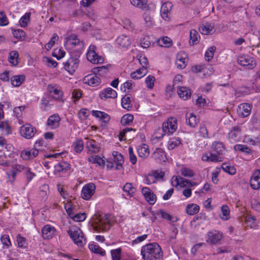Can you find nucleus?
<instances>
[{
  "label": "nucleus",
  "instance_id": "nucleus-1",
  "mask_svg": "<svg viewBox=\"0 0 260 260\" xmlns=\"http://www.w3.org/2000/svg\"><path fill=\"white\" fill-rule=\"evenodd\" d=\"M90 222L93 230L97 232L107 231L112 225L109 215L103 213H95L92 216Z\"/></svg>",
  "mask_w": 260,
  "mask_h": 260
},
{
  "label": "nucleus",
  "instance_id": "nucleus-2",
  "mask_svg": "<svg viewBox=\"0 0 260 260\" xmlns=\"http://www.w3.org/2000/svg\"><path fill=\"white\" fill-rule=\"evenodd\" d=\"M141 254L144 260H161L162 257L161 248L156 243L143 246L141 249Z\"/></svg>",
  "mask_w": 260,
  "mask_h": 260
},
{
  "label": "nucleus",
  "instance_id": "nucleus-3",
  "mask_svg": "<svg viewBox=\"0 0 260 260\" xmlns=\"http://www.w3.org/2000/svg\"><path fill=\"white\" fill-rule=\"evenodd\" d=\"M177 119L174 117H170L168 119L167 121L164 122L162 125V128H158V131H162L164 133L160 136H156L157 138L162 137L165 134L171 135L174 133L177 129Z\"/></svg>",
  "mask_w": 260,
  "mask_h": 260
},
{
  "label": "nucleus",
  "instance_id": "nucleus-4",
  "mask_svg": "<svg viewBox=\"0 0 260 260\" xmlns=\"http://www.w3.org/2000/svg\"><path fill=\"white\" fill-rule=\"evenodd\" d=\"M213 150L214 153H212V162L222 161L223 160V155L225 150L224 144L220 142H214Z\"/></svg>",
  "mask_w": 260,
  "mask_h": 260
},
{
  "label": "nucleus",
  "instance_id": "nucleus-5",
  "mask_svg": "<svg viewBox=\"0 0 260 260\" xmlns=\"http://www.w3.org/2000/svg\"><path fill=\"white\" fill-rule=\"evenodd\" d=\"M68 234L70 237L74 241L75 244L78 246H82L83 245L85 239L84 238L83 233L79 228L70 229L68 231Z\"/></svg>",
  "mask_w": 260,
  "mask_h": 260
},
{
  "label": "nucleus",
  "instance_id": "nucleus-6",
  "mask_svg": "<svg viewBox=\"0 0 260 260\" xmlns=\"http://www.w3.org/2000/svg\"><path fill=\"white\" fill-rule=\"evenodd\" d=\"M238 64L241 66L245 67L247 69H253L256 66V61L253 57L247 55H241L237 58Z\"/></svg>",
  "mask_w": 260,
  "mask_h": 260
},
{
  "label": "nucleus",
  "instance_id": "nucleus-7",
  "mask_svg": "<svg viewBox=\"0 0 260 260\" xmlns=\"http://www.w3.org/2000/svg\"><path fill=\"white\" fill-rule=\"evenodd\" d=\"M95 46H90L87 53V59L93 63H102L104 62V58L98 55L95 52Z\"/></svg>",
  "mask_w": 260,
  "mask_h": 260
},
{
  "label": "nucleus",
  "instance_id": "nucleus-8",
  "mask_svg": "<svg viewBox=\"0 0 260 260\" xmlns=\"http://www.w3.org/2000/svg\"><path fill=\"white\" fill-rule=\"evenodd\" d=\"M172 184L173 185L177 186L180 185L181 187H186L187 186H193L196 185L195 182H190L189 180L184 179L180 176H173L172 178Z\"/></svg>",
  "mask_w": 260,
  "mask_h": 260
},
{
  "label": "nucleus",
  "instance_id": "nucleus-9",
  "mask_svg": "<svg viewBox=\"0 0 260 260\" xmlns=\"http://www.w3.org/2000/svg\"><path fill=\"white\" fill-rule=\"evenodd\" d=\"M36 129L30 124H25L21 127L20 133L22 137L26 139H31L36 133Z\"/></svg>",
  "mask_w": 260,
  "mask_h": 260
},
{
  "label": "nucleus",
  "instance_id": "nucleus-10",
  "mask_svg": "<svg viewBox=\"0 0 260 260\" xmlns=\"http://www.w3.org/2000/svg\"><path fill=\"white\" fill-rule=\"evenodd\" d=\"M79 60L77 57H70L64 64V69L70 74H72L77 68Z\"/></svg>",
  "mask_w": 260,
  "mask_h": 260
},
{
  "label": "nucleus",
  "instance_id": "nucleus-11",
  "mask_svg": "<svg viewBox=\"0 0 260 260\" xmlns=\"http://www.w3.org/2000/svg\"><path fill=\"white\" fill-rule=\"evenodd\" d=\"M95 186L93 183L85 185L82 188L81 196L85 200H89L94 194Z\"/></svg>",
  "mask_w": 260,
  "mask_h": 260
},
{
  "label": "nucleus",
  "instance_id": "nucleus-12",
  "mask_svg": "<svg viewBox=\"0 0 260 260\" xmlns=\"http://www.w3.org/2000/svg\"><path fill=\"white\" fill-rule=\"evenodd\" d=\"M187 60V54L184 52L181 51L176 56L175 64L177 68L183 69L186 66Z\"/></svg>",
  "mask_w": 260,
  "mask_h": 260
},
{
  "label": "nucleus",
  "instance_id": "nucleus-13",
  "mask_svg": "<svg viewBox=\"0 0 260 260\" xmlns=\"http://www.w3.org/2000/svg\"><path fill=\"white\" fill-rule=\"evenodd\" d=\"M142 193L146 201L151 205H153L156 201L155 194L151 191L150 188L144 187L142 188Z\"/></svg>",
  "mask_w": 260,
  "mask_h": 260
},
{
  "label": "nucleus",
  "instance_id": "nucleus-14",
  "mask_svg": "<svg viewBox=\"0 0 260 260\" xmlns=\"http://www.w3.org/2000/svg\"><path fill=\"white\" fill-rule=\"evenodd\" d=\"M241 138V129L239 126L233 127L228 133V139L231 143L238 142Z\"/></svg>",
  "mask_w": 260,
  "mask_h": 260
},
{
  "label": "nucleus",
  "instance_id": "nucleus-15",
  "mask_svg": "<svg viewBox=\"0 0 260 260\" xmlns=\"http://www.w3.org/2000/svg\"><path fill=\"white\" fill-rule=\"evenodd\" d=\"M251 110V107L250 104L243 103L238 106L237 112L240 116L245 117L250 114Z\"/></svg>",
  "mask_w": 260,
  "mask_h": 260
},
{
  "label": "nucleus",
  "instance_id": "nucleus-16",
  "mask_svg": "<svg viewBox=\"0 0 260 260\" xmlns=\"http://www.w3.org/2000/svg\"><path fill=\"white\" fill-rule=\"evenodd\" d=\"M250 183L251 187L253 189L260 188V170L254 172L250 179Z\"/></svg>",
  "mask_w": 260,
  "mask_h": 260
},
{
  "label": "nucleus",
  "instance_id": "nucleus-17",
  "mask_svg": "<svg viewBox=\"0 0 260 260\" xmlns=\"http://www.w3.org/2000/svg\"><path fill=\"white\" fill-rule=\"evenodd\" d=\"M67 44L73 45L74 47L77 46L79 49H82L84 46V42L81 41L75 34L70 36L67 41Z\"/></svg>",
  "mask_w": 260,
  "mask_h": 260
},
{
  "label": "nucleus",
  "instance_id": "nucleus-18",
  "mask_svg": "<svg viewBox=\"0 0 260 260\" xmlns=\"http://www.w3.org/2000/svg\"><path fill=\"white\" fill-rule=\"evenodd\" d=\"M83 82L85 84H87L88 85L96 86L101 83V80L96 75H88L84 78Z\"/></svg>",
  "mask_w": 260,
  "mask_h": 260
},
{
  "label": "nucleus",
  "instance_id": "nucleus-19",
  "mask_svg": "<svg viewBox=\"0 0 260 260\" xmlns=\"http://www.w3.org/2000/svg\"><path fill=\"white\" fill-rule=\"evenodd\" d=\"M38 153L39 150L36 148L30 150H24L21 153V156L24 160H28L36 157Z\"/></svg>",
  "mask_w": 260,
  "mask_h": 260
},
{
  "label": "nucleus",
  "instance_id": "nucleus-20",
  "mask_svg": "<svg viewBox=\"0 0 260 260\" xmlns=\"http://www.w3.org/2000/svg\"><path fill=\"white\" fill-rule=\"evenodd\" d=\"M99 96L101 99H114L117 97V93L115 90L110 87H108L101 92Z\"/></svg>",
  "mask_w": 260,
  "mask_h": 260
},
{
  "label": "nucleus",
  "instance_id": "nucleus-21",
  "mask_svg": "<svg viewBox=\"0 0 260 260\" xmlns=\"http://www.w3.org/2000/svg\"><path fill=\"white\" fill-rule=\"evenodd\" d=\"M55 229L50 225H45L42 229V236L45 239H50L52 238Z\"/></svg>",
  "mask_w": 260,
  "mask_h": 260
},
{
  "label": "nucleus",
  "instance_id": "nucleus-22",
  "mask_svg": "<svg viewBox=\"0 0 260 260\" xmlns=\"http://www.w3.org/2000/svg\"><path fill=\"white\" fill-rule=\"evenodd\" d=\"M172 7V4L170 2H166L162 5L160 9V13L164 19L167 20L169 19V16L170 14Z\"/></svg>",
  "mask_w": 260,
  "mask_h": 260
},
{
  "label": "nucleus",
  "instance_id": "nucleus-23",
  "mask_svg": "<svg viewBox=\"0 0 260 260\" xmlns=\"http://www.w3.org/2000/svg\"><path fill=\"white\" fill-rule=\"evenodd\" d=\"M60 119L57 114L50 116L47 120V125L51 129L57 128L59 125Z\"/></svg>",
  "mask_w": 260,
  "mask_h": 260
},
{
  "label": "nucleus",
  "instance_id": "nucleus-24",
  "mask_svg": "<svg viewBox=\"0 0 260 260\" xmlns=\"http://www.w3.org/2000/svg\"><path fill=\"white\" fill-rule=\"evenodd\" d=\"M191 71L194 73L198 72L203 73V76H210L211 71L209 70V68H207L206 64H202L200 66H194L191 68Z\"/></svg>",
  "mask_w": 260,
  "mask_h": 260
},
{
  "label": "nucleus",
  "instance_id": "nucleus-25",
  "mask_svg": "<svg viewBox=\"0 0 260 260\" xmlns=\"http://www.w3.org/2000/svg\"><path fill=\"white\" fill-rule=\"evenodd\" d=\"M113 161L115 163V169L121 170L122 168V164L124 162L123 156L117 151L113 152Z\"/></svg>",
  "mask_w": 260,
  "mask_h": 260
},
{
  "label": "nucleus",
  "instance_id": "nucleus-26",
  "mask_svg": "<svg viewBox=\"0 0 260 260\" xmlns=\"http://www.w3.org/2000/svg\"><path fill=\"white\" fill-rule=\"evenodd\" d=\"M130 2L134 6L142 10H150V6L147 4V0H130Z\"/></svg>",
  "mask_w": 260,
  "mask_h": 260
},
{
  "label": "nucleus",
  "instance_id": "nucleus-27",
  "mask_svg": "<svg viewBox=\"0 0 260 260\" xmlns=\"http://www.w3.org/2000/svg\"><path fill=\"white\" fill-rule=\"evenodd\" d=\"M86 147L91 153H98L100 151V146L99 143L93 140H88L86 142Z\"/></svg>",
  "mask_w": 260,
  "mask_h": 260
},
{
  "label": "nucleus",
  "instance_id": "nucleus-28",
  "mask_svg": "<svg viewBox=\"0 0 260 260\" xmlns=\"http://www.w3.org/2000/svg\"><path fill=\"white\" fill-rule=\"evenodd\" d=\"M92 116L99 118L104 122H107L110 120V116L105 112L100 111L92 110L91 111Z\"/></svg>",
  "mask_w": 260,
  "mask_h": 260
},
{
  "label": "nucleus",
  "instance_id": "nucleus-29",
  "mask_svg": "<svg viewBox=\"0 0 260 260\" xmlns=\"http://www.w3.org/2000/svg\"><path fill=\"white\" fill-rule=\"evenodd\" d=\"M178 94L184 100H186L190 97V90L188 88L184 86L180 87L177 91Z\"/></svg>",
  "mask_w": 260,
  "mask_h": 260
},
{
  "label": "nucleus",
  "instance_id": "nucleus-30",
  "mask_svg": "<svg viewBox=\"0 0 260 260\" xmlns=\"http://www.w3.org/2000/svg\"><path fill=\"white\" fill-rule=\"evenodd\" d=\"M48 90L49 92L52 94L53 98L56 100L60 99L63 95L61 90L55 88L52 85L50 84L48 85Z\"/></svg>",
  "mask_w": 260,
  "mask_h": 260
},
{
  "label": "nucleus",
  "instance_id": "nucleus-31",
  "mask_svg": "<svg viewBox=\"0 0 260 260\" xmlns=\"http://www.w3.org/2000/svg\"><path fill=\"white\" fill-rule=\"evenodd\" d=\"M117 43L122 47L127 48L131 45L129 38L125 35H121L117 39Z\"/></svg>",
  "mask_w": 260,
  "mask_h": 260
},
{
  "label": "nucleus",
  "instance_id": "nucleus-32",
  "mask_svg": "<svg viewBox=\"0 0 260 260\" xmlns=\"http://www.w3.org/2000/svg\"><path fill=\"white\" fill-rule=\"evenodd\" d=\"M186 124L191 127H194L199 121V120L197 118L196 115L191 113H189L188 115H186Z\"/></svg>",
  "mask_w": 260,
  "mask_h": 260
},
{
  "label": "nucleus",
  "instance_id": "nucleus-33",
  "mask_svg": "<svg viewBox=\"0 0 260 260\" xmlns=\"http://www.w3.org/2000/svg\"><path fill=\"white\" fill-rule=\"evenodd\" d=\"M25 76L23 75H15L11 78V83L14 86H19L24 82Z\"/></svg>",
  "mask_w": 260,
  "mask_h": 260
},
{
  "label": "nucleus",
  "instance_id": "nucleus-34",
  "mask_svg": "<svg viewBox=\"0 0 260 260\" xmlns=\"http://www.w3.org/2000/svg\"><path fill=\"white\" fill-rule=\"evenodd\" d=\"M22 167L20 165H18L16 168H12L9 172H7V175L9 181L11 182H13L15 179V178L18 171H20L22 169Z\"/></svg>",
  "mask_w": 260,
  "mask_h": 260
},
{
  "label": "nucleus",
  "instance_id": "nucleus-35",
  "mask_svg": "<svg viewBox=\"0 0 260 260\" xmlns=\"http://www.w3.org/2000/svg\"><path fill=\"white\" fill-rule=\"evenodd\" d=\"M156 43L158 46L164 47H169L172 45V40L168 37H163L158 39Z\"/></svg>",
  "mask_w": 260,
  "mask_h": 260
},
{
  "label": "nucleus",
  "instance_id": "nucleus-36",
  "mask_svg": "<svg viewBox=\"0 0 260 260\" xmlns=\"http://www.w3.org/2000/svg\"><path fill=\"white\" fill-rule=\"evenodd\" d=\"M70 168V165L64 161H62L55 165V171L57 172H66Z\"/></svg>",
  "mask_w": 260,
  "mask_h": 260
},
{
  "label": "nucleus",
  "instance_id": "nucleus-37",
  "mask_svg": "<svg viewBox=\"0 0 260 260\" xmlns=\"http://www.w3.org/2000/svg\"><path fill=\"white\" fill-rule=\"evenodd\" d=\"M223 237L222 232L214 230L212 231V244L220 243V241Z\"/></svg>",
  "mask_w": 260,
  "mask_h": 260
},
{
  "label": "nucleus",
  "instance_id": "nucleus-38",
  "mask_svg": "<svg viewBox=\"0 0 260 260\" xmlns=\"http://www.w3.org/2000/svg\"><path fill=\"white\" fill-rule=\"evenodd\" d=\"M200 210V207L195 204H191L187 205L186 207V213L190 215L197 213Z\"/></svg>",
  "mask_w": 260,
  "mask_h": 260
},
{
  "label": "nucleus",
  "instance_id": "nucleus-39",
  "mask_svg": "<svg viewBox=\"0 0 260 260\" xmlns=\"http://www.w3.org/2000/svg\"><path fill=\"white\" fill-rule=\"evenodd\" d=\"M19 53L18 51L14 50L10 52L9 56V61L13 66H17L18 64V58Z\"/></svg>",
  "mask_w": 260,
  "mask_h": 260
},
{
  "label": "nucleus",
  "instance_id": "nucleus-40",
  "mask_svg": "<svg viewBox=\"0 0 260 260\" xmlns=\"http://www.w3.org/2000/svg\"><path fill=\"white\" fill-rule=\"evenodd\" d=\"M146 73V70H144V68H140L136 72L132 73L131 77L134 79H138L144 76Z\"/></svg>",
  "mask_w": 260,
  "mask_h": 260
},
{
  "label": "nucleus",
  "instance_id": "nucleus-41",
  "mask_svg": "<svg viewBox=\"0 0 260 260\" xmlns=\"http://www.w3.org/2000/svg\"><path fill=\"white\" fill-rule=\"evenodd\" d=\"M131 97L130 94H126L122 98L121 104L123 108L128 110L132 107Z\"/></svg>",
  "mask_w": 260,
  "mask_h": 260
},
{
  "label": "nucleus",
  "instance_id": "nucleus-42",
  "mask_svg": "<svg viewBox=\"0 0 260 260\" xmlns=\"http://www.w3.org/2000/svg\"><path fill=\"white\" fill-rule=\"evenodd\" d=\"M89 248L92 252L96 254H99L101 256H105L106 255L105 251L99 245L91 244L89 245Z\"/></svg>",
  "mask_w": 260,
  "mask_h": 260
},
{
  "label": "nucleus",
  "instance_id": "nucleus-43",
  "mask_svg": "<svg viewBox=\"0 0 260 260\" xmlns=\"http://www.w3.org/2000/svg\"><path fill=\"white\" fill-rule=\"evenodd\" d=\"M181 145V140L179 138H171L169 142L168 147L169 149L172 150L174 149L176 147H178Z\"/></svg>",
  "mask_w": 260,
  "mask_h": 260
},
{
  "label": "nucleus",
  "instance_id": "nucleus-44",
  "mask_svg": "<svg viewBox=\"0 0 260 260\" xmlns=\"http://www.w3.org/2000/svg\"><path fill=\"white\" fill-rule=\"evenodd\" d=\"M155 159L163 160L165 157V152L161 148H156L152 154Z\"/></svg>",
  "mask_w": 260,
  "mask_h": 260
},
{
  "label": "nucleus",
  "instance_id": "nucleus-45",
  "mask_svg": "<svg viewBox=\"0 0 260 260\" xmlns=\"http://www.w3.org/2000/svg\"><path fill=\"white\" fill-rule=\"evenodd\" d=\"M222 215L220 216L221 219L228 220L230 218V210L226 205H223L221 208Z\"/></svg>",
  "mask_w": 260,
  "mask_h": 260
},
{
  "label": "nucleus",
  "instance_id": "nucleus-46",
  "mask_svg": "<svg viewBox=\"0 0 260 260\" xmlns=\"http://www.w3.org/2000/svg\"><path fill=\"white\" fill-rule=\"evenodd\" d=\"M145 12L143 14V18L147 26L150 27L152 24V18L151 17V10H144Z\"/></svg>",
  "mask_w": 260,
  "mask_h": 260
},
{
  "label": "nucleus",
  "instance_id": "nucleus-47",
  "mask_svg": "<svg viewBox=\"0 0 260 260\" xmlns=\"http://www.w3.org/2000/svg\"><path fill=\"white\" fill-rule=\"evenodd\" d=\"M73 147L77 153H80L83 149V142L81 139H78L73 143Z\"/></svg>",
  "mask_w": 260,
  "mask_h": 260
},
{
  "label": "nucleus",
  "instance_id": "nucleus-48",
  "mask_svg": "<svg viewBox=\"0 0 260 260\" xmlns=\"http://www.w3.org/2000/svg\"><path fill=\"white\" fill-rule=\"evenodd\" d=\"M138 153L139 156L141 157H146L149 154L148 147L147 145L144 144L138 149Z\"/></svg>",
  "mask_w": 260,
  "mask_h": 260
},
{
  "label": "nucleus",
  "instance_id": "nucleus-49",
  "mask_svg": "<svg viewBox=\"0 0 260 260\" xmlns=\"http://www.w3.org/2000/svg\"><path fill=\"white\" fill-rule=\"evenodd\" d=\"M199 34L197 31L195 29H191L190 31V40L189 44L191 45H193L198 43V37Z\"/></svg>",
  "mask_w": 260,
  "mask_h": 260
},
{
  "label": "nucleus",
  "instance_id": "nucleus-50",
  "mask_svg": "<svg viewBox=\"0 0 260 260\" xmlns=\"http://www.w3.org/2000/svg\"><path fill=\"white\" fill-rule=\"evenodd\" d=\"M134 120V116L130 114L124 115L121 119V123L123 125H129Z\"/></svg>",
  "mask_w": 260,
  "mask_h": 260
},
{
  "label": "nucleus",
  "instance_id": "nucleus-51",
  "mask_svg": "<svg viewBox=\"0 0 260 260\" xmlns=\"http://www.w3.org/2000/svg\"><path fill=\"white\" fill-rule=\"evenodd\" d=\"M211 30L210 24L208 22H204L199 27L200 32L203 35H208Z\"/></svg>",
  "mask_w": 260,
  "mask_h": 260
},
{
  "label": "nucleus",
  "instance_id": "nucleus-52",
  "mask_svg": "<svg viewBox=\"0 0 260 260\" xmlns=\"http://www.w3.org/2000/svg\"><path fill=\"white\" fill-rule=\"evenodd\" d=\"M89 162L92 164H97L100 166H104L105 164L104 160L98 155L91 156L88 158Z\"/></svg>",
  "mask_w": 260,
  "mask_h": 260
},
{
  "label": "nucleus",
  "instance_id": "nucleus-53",
  "mask_svg": "<svg viewBox=\"0 0 260 260\" xmlns=\"http://www.w3.org/2000/svg\"><path fill=\"white\" fill-rule=\"evenodd\" d=\"M234 148L236 150H238L246 154H251L252 151L247 146L243 144H237L235 146Z\"/></svg>",
  "mask_w": 260,
  "mask_h": 260
},
{
  "label": "nucleus",
  "instance_id": "nucleus-54",
  "mask_svg": "<svg viewBox=\"0 0 260 260\" xmlns=\"http://www.w3.org/2000/svg\"><path fill=\"white\" fill-rule=\"evenodd\" d=\"M30 13H26L23 15L19 20V23L21 27H25L27 24L30 20Z\"/></svg>",
  "mask_w": 260,
  "mask_h": 260
},
{
  "label": "nucleus",
  "instance_id": "nucleus-55",
  "mask_svg": "<svg viewBox=\"0 0 260 260\" xmlns=\"http://www.w3.org/2000/svg\"><path fill=\"white\" fill-rule=\"evenodd\" d=\"M17 242L19 247L23 248L27 247L28 243L26 238L21 237L20 235L17 236Z\"/></svg>",
  "mask_w": 260,
  "mask_h": 260
},
{
  "label": "nucleus",
  "instance_id": "nucleus-56",
  "mask_svg": "<svg viewBox=\"0 0 260 260\" xmlns=\"http://www.w3.org/2000/svg\"><path fill=\"white\" fill-rule=\"evenodd\" d=\"M112 260H121V249L120 248L111 250Z\"/></svg>",
  "mask_w": 260,
  "mask_h": 260
},
{
  "label": "nucleus",
  "instance_id": "nucleus-57",
  "mask_svg": "<svg viewBox=\"0 0 260 260\" xmlns=\"http://www.w3.org/2000/svg\"><path fill=\"white\" fill-rule=\"evenodd\" d=\"M221 168L225 172L230 175H234L236 173V170L234 167L228 165L226 164H222Z\"/></svg>",
  "mask_w": 260,
  "mask_h": 260
},
{
  "label": "nucleus",
  "instance_id": "nucleus-58",
  "mask_svg": "<svg viewBox=\"0 0 260 260\" xmlns=\"http://www.w3.org/2000/svg\"><path fill=\"white\" fill-rule=\"evenodd\" d=\"M124 191L127 193L128 195H131L135 191V188L133 186L132 183H126L123 187Z\"/></svg>",
  "mask_w": 260,
  "mask_h": 260
},
{
  "label": "nucleus",
  "instance_id": "nucleus-59",
  "mask_svg": "<svg viewBox=\"0 0 260 260\" xmlns=\"http://www.w3.org/2000/svg\"><path fill=\"white\" fill-rule=\"evenodd\" d=\"M155 79L154 76L152 75L148 76L145 79V83L147 87L149 89H152L154 87V83Z\"/></svg>",
  "mask_w": 260,
  "mask_h": 260
},
{
  "label": "nucleus",
  "instance_id": "nucleus-60",
  "mask_svg": "<svg viewBox=\"0 0 260 260\" xmlns=\"http://www.w3.org/2000/svg\"><path fill=\"white\" fill-rule=\"evenodd\" d=\"M58 36L56 34H54L50 41L45 45V48L47 50L50 49L54 45L55 42L58 40Z\"/></svg>",
  "mask_w": 260,
  "mask_h": 260
},
{
  "label": "nucleus",
  "instance_id": "nucleus-61",
  "mask_svg": "<svg viewBox=\"0 0 260 260\" xmlns=\"http://www.w3.org/2000/svg\"><path fill=\"white\" fill-rule=\"evenodd\" d=\"M243 141L245 143H249L252 145H259L260 144V142L258 139L255 138V139H253L249 136H245Z\"/></svg>",
  "mask_w": 260,
  "mask_h": 260
},
{
  "label": "nucleus",
  "instance_id": "nucleus-62",
  "mask_svg": "<svg viewBox=\"0 0 260 260\" xmlns=\"http://www.w3.org/2000/svg\"><path fill=\"white\" fill-rule=\"evenodd\" d=\"M12 33L15 38L19 39H23L25 36V32L19 29L13 30Z\"/></svg>",
  "mask_w": 260,
  "mask_h": 260
},
{
  "label": "nucleus",
  "instance_id": "nucleus-63",
  "mask_svg": "<svg viewBox=\"0 0 260 260\" xmlns=\"http://www.w3.org/2000/svg\"><path fill=\"white\" fill-rule=\"evenodd\" d=\"M1 240L2 241V244L4 246H6L7 248H9V247L11 245L10 238L9 235H2L1 238Z\"/></svg>",
  "mask_w": 260,
  "mask_h": 260
},
{
  "label": "nucleus",
  "instance_id": "nucleus-64",
  "mask_svg": "<svg viewBox=\"0 0 260 260\" xmlns=\"http://www.w3.org/2000/svg\"><path fill=\"white\" fill-rule=\"evenodd\" d=\"M180 172L182 176L186 177H191L194 175L191 170L186 168H182Z\"/></svg>",
  "mask_w": 260,
  "mask_h": 260
}]
</instances>
